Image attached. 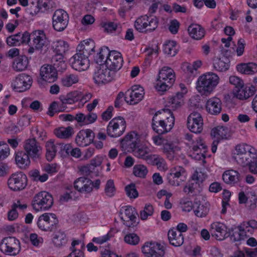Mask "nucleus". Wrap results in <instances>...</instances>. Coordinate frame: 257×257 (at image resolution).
<instances>
[{"instance_id": "nucleus-58", "label": "nucleus", "mask_w": 257, "mask_h": 257, "mask_svg": "<svg viewBox=\"0 0 257 257\" xmlns=\"http://www.w3.org/2000/svg\"><path fill=\"white\" fill-rule=\"evenodd\" d=\"M104 192L106 195L109 197H113L115 193V188L114 182L112 180H108L105 185Z\"/></svg>"}, {"instance_id": "nucleus-22", "label": "nucleus", "mask_w": 257, "mask_h": 257, "mask_svg": "<svg viewBox=\"0 0 257 257\" xmlns=\"http://www.w3.org/2000/svg\"><path fill=\"white\" fill-rule=\"evenodd\" d=\"M122 142L123 145L133 151L140 144V135L136 132H131L123 138Z\"/></svg>"}, {"instance_id": "nucleus-64", "label": "nucleus", "mask_w": 257, "mask_h": 257, "mask_svg": "<svg viewBox=\"0 0 257 257\" xmlns=\"http://www.w3.org/2000/svg\"><path fill=\"white\" fill-rule=\"evenodd\" d=\"M182 69L185 73L190 75V79H194V78L191 77V76L195 75L197 73V70L196 68H194L192 65L188 63H183L182 66Z\"/></svg>"}, {"instance_id": "nucleus-10", "label": "nucleus", "mask_w": 257, "mask_h": 257, "mask_svg": "<svg viewBox=\"0 0 257 257\" xmlns=\"http://www.w3.org/2000/svg\"><path fill=\"white\" fill-rule=\"evenodd\" d=\"M29 46L35 47L36 50H42L47 45L46 36L42 30H36L31 34L28 32Z\"/></svg>"}, {"instance_id": "nucleus-21", "label": "nucleus", "mask_w": 257, "mask_h": 257, "mask_svg": "<svg viewBox=\"0 0 257 257\" xmlns=\"http://www.w3.org/2000/svg\"><path fill=\"white\" fill-rule=\"evenodd\" d=\"M74 188L82 193H90L93 190L92 181L85 177H80L74 183Z\"/></svg>"}, {"instance_id": "nucleus-45", "label": "nucleus", "mask_w": 257, "mask_h": 257, "mask_svg": "<svg viewBox=\"0 0 257 257\" xmlns=\"http://www.w3.org/2000/svg\"><path fill=\"white\" fill-rule=\"evenodd\" d=\"M163 51L165 54L173 57L176 55L178 48L175 41H169L166 42L163 46Z\"/></svg>"}, {"instance_id": "nucleus-27", "label": "nucleus", "mask_w": 257, "mask_h": 257, "mask_svg": "<svg viewBox=\"0 0 257 257\" xmlns=\"http://www.w3.org/2000/svg\"><path fill=\"white\" fill-rule=\"evenodd\" d=\"M207 111L213 115H218L221 111L222 102L221 100L216 97L209 99L206 103Z\"/></svg>"}, {"instance_id": "nucleus-30", "label": "nucleus", "mask_w": 257, "mask_h": 257, "mask_svg": "<svg viewBox=\"0 0 257 257\" xmlns=\"http://www.w3.org/2000/svg\"><path fill=\"white\" fill-rule=\"evenodd\" d=\"M168 237L170 243L174 246H180L184 242L183 234L179 231L176 230L175 228H173L169 230Z\"/></svg>"}, {"instance_id": "nucleus-57", "label": "nucleus", "mask_w": 257, "mask_h": 257, "mask_svg": "<svg viewBox=\"0 0 257 257\" xmlns=\"http://www.w3.org/2000/svg\"><path fill=\"white\" fill-rule=\"evenodd\" d=\"M64 106H59L57 102L53 101L49 107L47 114L50 116H53L55 112L64 111Z\"/></svg>"}, {"instance_id": "nucleus-7", "label": "nucleus", "mask_w": 257, "mask_h": 257, "mask_svg": "<svg viewBox=\"0 0 257 257\" xmlns=\"http://www.w3.org/2000/svg\"><path fill=\"white\" fill-rule=\"evenodd\" d=\"M27 177L22 172L12 174L7 182L9 188L13 191L24 190L27 185Z\"/></svg>"}, {"instance_id": "nucleus-50", "label": "nucleus", "mask_w": 257, "mask_h": 257, "mask_svg": "<svg viewBox=\"0 0 257 257\" xmlns=\"http://www.w3.org/2000/svg\"><path fill=\"white\" fill-rule=\"evenodd\" d=\"M55 134L59 138L67 139L70 138L73 134V129L71 126L61 127L55 130Z\"/></svg>"}, {"instance_id": "nucleus-26", "label": "nucleus", "mask_w": 257, "mask_h": 257, "mask_svg": "<svg viewBox=\"0 0 257 257\" xmlns=\"http://www.w3.org/2000/svg\"><path fill=\"white\" fill-rule=\"evenodd\" d=\"M218 81H197L196 88L201 95H208L218 84Z\"/></svg>"}, {"instance_id": "nucleus-9", "label": "nucleus", "mask_w": 257, "mask_h": 257, "mask_svg": "<svg viewBox=\"0 0 257 257\" xmlns=\"http://www.w3.org/2000/svg\"><path fill=\"white\" fill-rule=\"evenodd\" d=\"M69 22L68 14L62 9L55 11L52 17L54 29L58 32L63 31L67 26Z\"/></svg>"}, {"instance_id": "nucleus-43", "label": "nucleus", "mask_w": 257, "mask_h": 257, "mask_svg": "<svg viewBox=\"0 0 257 257\" xmlns=\"http://www.w3.org/2000/svg\"><path fill=\"white\" fill-rule=\"evenodd\" d=\"M51 62L53 64V66L56 67L59 70H65L67 65L64 60V55L56 53L52 56Z\"/></svg>"}, {"instance_id": "nucleus-55", "label": "nucleus", "mask_w": 257, "mask_h": 257, "mask_svg": "<svg viewBox=\"0 0 257 257\" xmlns=\"http://www.w3.org/2000/svg\"><path fill=\"white\" fill-rule=\"evenodd\" d=\"M148 172L147 167L144 165H136L134 167L133 173L137 177L144 178Z\"/></svg>"}, {"instance_id": "nucleus-15", "label": "nucleus", "mask_w": 257, "mask_h": 257, "mask_svg": "<svg viewBox=\"0 0 257 257\" xmlns=\"http://www.w3.org/2000/svg\"><path fill=\"white\" fill-rule=\"evenodd\" d=\"M203 122L201 115L197 112L191 113L187 119V127L195 134L200 133L203 130Z\"/></svg>"}, {"instance_id": "nucleus-24", "label": "nucleus", "mask_w": 257, "mask_h": 257, "mask_svg": "<svg viewBox=\"0 0 257 257\" xmlns=\"http://www.w3.org/2000/svg\"><path fill=\"white\" fill-rule=\"evenodd\" d=\"M133 155L139 159L146 161L148 163L154 154L149 146L146 144L138 146L133 151Z\"/></svg>"}, {"instance_id": "nucleus-33", "label": "nucleus", "mask_w": 257, "mask_h": 257, "mask_svg": "<svg viewBox=\"0 0 257 257\" xmlns=\"http://www.w3.org/2000/svg\"><path fill=\"white\" fill-rule=\"evenodd\" d=\"M239 173L235 170H229L225 171L222 174L223 181L228 184L234 185L239 181Z\"/></svg>"}, {"instance_id": "nucleus-16", "label": "nucleus", "mask_w": 257, "mask_h": 257, "mask_svg": "<svg viewBox=\"0 0 257 257\" xmlns=\"http://www.w3.org/2000/svg\"><path fill=\"white\" fill-rule=\"evenodd\" d=\"M142 250L147 257H162L164 254L163 246L156 242H146L142 246Z\"/></svg>"}, {"instance_id": "nucleus-1", "label": "nucleus", "mask_w": 257, "mask_h": 257, "mask_svg": "<svg viewBox=\"0 0 257 257\" xmlns=\"http://www.w3.org/2000/svg\"><path fill=\"white\" fill-rule=\"evenodd\" d=\"M175 117L170 109L158 111L154 115L152 126L153 130L159 135L169 132L174 126Z\"/></svg>"}, {"instance_id": "nucleus-18", "label": "nucleus", "mask_w": 257, "mask_h": 257, "mask_svg": "<svg viewBox=\"0 0 257 257\" xmlns=\"http://www.w3.org/2000/svg\"><path fill=\"white\" fill-rule=\"evenodd\" d=\"M211 233L216 239L222 240L228 237L231 234L230 229L227 231L226 226L221 222H216L211 225Z\"/></svg>"}, {"instance_id": "nucleus-29", "label": "nucleus", "mask_w": 257, "mask_h": 257, "mask_svg": "<svg viewBox=\"0 0 257 257\" xmlns=\"http://www.w3.org/2000/svg\"><path fill=\"white\" fill-rule=\"evenodd\" d=\"M119 74L114 71H111L106 69H99L94 73V80H112L117 78Z\"/></svg>"}, {"instance_id": "nucleus-51", "label": "nucleus", "mask_w": 257, "mask_h": 257, "mask_svg": "<svg viewBox=\"0 0 257 257\" xmlns=\"http://www.w3.org/2000/svg\"><path fill=\"white\" fill-rule=\"evenodd\" d=\"M148 16L145 15L138 18L135 22V29L139 32L146 33Z\"/></svg>"}, {"instance_id": "nucleus-37", "label": "nucleus", "mask_w": 257, "mask_h": 257, "mask_svg": "<svg viewBox=\"0 0 257 257\" xmlns=\"http://www.w3.org/2000/svg\"><path fill=\"white\" fill-rule=\"evenodd\" d=\"M236 68L238 72L246 75H252L257 72V65L254 63H241Z\"/></svg>"}, {"instance_id": "nucleus-35", "label": "nucleus", "mask_w": 257, "mask_h": 257, "mask_svg": "<svg viewBox=\"0 0 257 257\" xmlns=\"http://www.w3.org/2000/svg\"><path fill=\"white\" fill-rule=\"evenodd\" d=\"M189 35L195 40H200L205 35L204 29L199 25L192 24L188 29Z\"/></svg>"}, {"instance_id": "nucleus-47", "label": "nucleus", "mask_w": 257, "mask_h": 257, "mask_svg": "<svg viewBox=\"0 0 257 257\" xmlns=\"http://www.w3.org/2000/svg\"><path fill=\"white\" fill-rule=\"evenodd\" d=\"M109 50L106 47H104L100 49V51L96 54L94 58L95 62L99 65H105V59L108 56Z\"/></svg>"}, {"instance_id": "nucleus-5", "label": "nucleus", "mask_w": 257, "mask_h": 257, "mask_svg": "<svg viewBox=\"0 0 257 257\" xmlns=\"http://www.w3.org/2000/svg\"><path fill=\"white\" fill-rule=\"evenodd\" d=\"M0 250L6 254L15 256L21 250L20 242L15 237H5L0 243Z\"/></svg>"}, {"instance_id": "nucleus-61", "label": "nucleus", "mask_w": 257, "mask_h": 257, "mask_svg": "<svg viewBox=\"0 0 257 257\" xmlns=\"http://www.w3.org/2000/svg\"><path fill=\"white\" fill-rule=\"evenodd\" d=\"M194 212L197 217H203L208 214L209 208L203 204H199L196 208L194 207Z\"/></svg>"}, {"instance_id": "nucleus-25", "label": "nucleus", "mask_w": 257, "mask_h": 257, "mask_svg": "<svg viewBox=\"0 0 257 257\" xmlns=\"http://www.w3.org/2000/svg\"><path fill=\"white\" fill-rule=\"evenodd\" d=\"M95 48L94 42L91 39L83 41L77 47L76 51L87 58L94 52Z\"/></svg>"}, {"instance_id": "nucleus-12", "label": "nucleus", "mask_w": 257, "mask_h": 257, "mask_svg": "<svg viewBox=\"0 0 257 257\" xmlns=\"http://www.w3.org/2000/svg\"><path fill=\"white\" fill-rule=\"evenodd\" d=\"M144 94V88L139 85H135L125 92L124 100L130 105H135L142 100Z\"/></svg>"}, {"instance_id": "nucleus-14", "label": "nucleus", "mask_w": 257, "mask_h": 257, "mask_svg": "<svg viewBox=\"0 0 257 257\" xmlns=\"http://www.w3.org/2000/svg\"><path fill=\"white\" fill-rule=\"evenodd\" d=\"M123 63V59L121 54L116 51H109L107 57L105 59V66L108 70L114 71L119 70Z\"/></svg>"}, {"instance_id": "nucleus-23", "label": "nucleus", "mask_w": 257, "mask_h": 257, "mask_svg": "<svg viewBox=\"0 0 257 257\" xmlns=\"http://www.w3.org/2000/svg\"><path fill=\"white\" fill-rule=\"evenodd\" d=\"M9 46H20L21 44H29L28 32L18 33L17 34L8 37L6 40Z\"/></svg>"}, {"instance_id": "nucleus-11", "label": "nucleus", "mask_w": 257, "mask_h": 257, "mask_svg": "<svg viewBox=\"0 0 257 257\" xmlns=\"http://www.w3.org/2000/svg\"><path fill=\"white\" fill-rule=\"evenodd\" d=\"M58 223V220L55 214L45 213L40 216L37 221L38 227L42 230L51 231Z\"/></svg>"}, {"instance_id": "nucleus-20", "label": "nucleus", "mask_w": 257, "mask_h": 257, "mask_svg": "<svg viewBox=\"0 0 257 257\" xmlns=\"http://www.w3.org/2000/svg\"><path fill=\"white\" fill-rule=\"evenodd\" d=\"M70 63L73 69L79 71L86 70L89 66L88 58L77 52L70 58Z\"/></svg>"}, {"instance_id": "nucleus-17", "label": "nucleus", "mask_w": 257, "mask_h": 257, "mask_svg": "<svg viewBox=\"0 0 257 257\" xmlns=\"http://www.w3.org/2000/svg\"><path fill=\"white\" fill-rule=\"evenodd\" d=\"M24 148L25 153L33 159L39 158L41 154L42 148L35 139L26 140Z\"/></svg>"}, {"instance_id": "nucleus-53", "label": "nucleus", "mask_w": 257, "mask_h": 257, "mask_svg": "<svg viewBox=\"0 0 257 257\" xmlns=\"http://www.w3.org/2000/svg\"><path fill=\"white\" fill-rule=\"evenodd\" d=\"M146 28V33H151L155 31L158 26L159 21L156 17H148Z\"/></svg>"}, {"instance_id": "nucleus-19", "label": "nucleus", "mask_w": 257, "mask_h": 257, "mask_svg": "<svg viewBox=\"0 0 257 257\" xmlns=\"http://www.w3.org/2000/svg\"><path fill=\"white\" fill-rule=\"evenodd\" d=\"M94 138L95 134L91 130H82L78 133L75 141L78 146L83 147L92 144Z\"/></svg>"}, {"instance_id": "nucleus-2", "label": "nucleus", "mask_w": 257, "mask_h": 257, "mask_svg": "<svg viewBox=\"0 0 257 257\" xmlns=\"http://www.w3.org/2000/svg\"><path fill=\"white\" fill-rule=\"evenodd\" d=\"M233 158L238 165L248 167L252 162L257 160V150L249 144H239L235 147Z\"/></svg>"}, {"instance_id": "nucleus-62", "label": "nucleus", "mask_w": 257, "mask_h": 257, "mask_svg": "<svg viewBox=\"0 0 257 257\" xmlns=\"http://www.w3.org/2000/svg\"><path fill=\"white\" fill-rule=\"evenodd\" d=\"M126 194L130 198H136L138 197L139 193L137 191L136 185L134 184H131L127 185L125 188Z\"/></svg>"}, {"instance_id": "nucleus-32", "label": "nucleus", "mask_w": 257, "mask_h": 257, "mask_svg": "<svg viewBox=\"0 0 257 257\" xmlns=\"http://www.w3.org/2000/svg\"><path fill=\"white\" fill-rule=\"evenodd\" d=\"M45 147L46 159L48 161H51L55 157L57 152H59L58 143L50 140L46 143Z\"/></svg>"}, {"instance_id": "nucleus-44", "label": "nucleus", "mask_w": 257, "mask_h": 257, "mask_svg": "<svg viewBox=\"0 0 257 257\" xmlns=\"http://www.w3.org/2000/svg\"><path fill=\"white\" fill-rule=\"evenodd\" d=\"M168 103L169 106L173 110L180 108L183 104L182 94L177 93L175 96L170 98Z\"/></svg>"}, {"instance_id": "nucleus-52", "label": "nucleus", "mask_w": 257, "mask_h": 257, "mask_svg": "<svg viewBox=\"0 0 257 257\" xmlns=\"http://www.w3.org/2000/svg\"><path fill=\"white\" fill-rule=\"evenodd\" d=\"M176 148L172 144L166 142L162 148L163 152L166 155L170 160H172L175 157V150Z\"/></svg>"}, {"instance_id": "nucleus-38", "label": "nucleus", "mask_w": 257, "mask_h": 257, "mask_svg": "<svg viewBox=\"0 0 257 257\" xmlns=\"http://www.w3.org/2000/svg\"><path fill=\"white\" fill-rule=\"evenodd\" d=\"M30 157L24 152H19L16 156L15 160L17 165L21 169H26L30 164Z\"/></svg>"}, {"instance_id": "nucleus-36", "label": "nucleus", "mask_w": 257, "mask_h": 257, "mask_svg": "<svg viewBox=\"0 0 257 257\" xmlns=\"http://www.w3.org/2000/svg\"><path fill=\"white\" fill-rule=\"evenodd\" d=\"M207 152V146H203L200 148L198 145H193L190 151L189 156L193 159L201 160L205 158V154Z\"/></svg>"}, {"instance_id": "nucleus-54", "label": "nucleus", "mask_w": 257, "mask_h": 257, "mask_svg": "<svg viewBox=\"0 0 257 257\" xmlns=\"http://www.w3.org/2000/svg\"><path fill=\"white\" fill-rule=\"evenodd\" d=\"M29 175L31 179L34 181H40L41 182H44L46 181L48 178V176L47 174H43L40 175V172L38 170H34L29 172Z\"/></svg>"}, {"instance_id": "nucleus-3", "label": "nucleus", "mask_w": 257, "mask_h": 257, "mask_svg": "<svg viewBox=\"0 0 257 257\" xmlns=\"http://www.w3.org/2000/svg\"><path fill=\"white\" fill-rule=\"evenodd\" d=\"M234 85L233 94L236 98L246 100L252 96L257 90L256 86L251 84H244V81H230Z\"/></svg>"}, {"instance_id": "nucleus-60", "label": "nucleus", "mask_w": 257, "mask_h": 257, "mask_svg": "<svg viewBox=\"0 0 257 257\" xmlns=\"http://www.w3.org/2000/svg\"><path fill=\"white\" fill-rule=\"evenodd\" d=\"M124 240L127 244L135 245L139 243L140 237L136 233H128L125 235Z\"/></svg>"}, {"instance_id": "nucleus-59", "label": "nucleus", "mask_w": 257, "mask_h": 257, "mask_svg": "<svg viewBox=\"0 0 257 257\" xmlns=\"http://www.w3.org/2000/svg\"><path fill=\"white\" fill-rule=\"evenodd\" d=\"M168 84L164 81H158L155 87L157 91L162 94L168 90L172 85V81H167Z\"/></svg>"}, {"instance_id": "nucleus-49", "label": "nucleus", "mask_w": 257, "mask_h": 257, "mask_svg": "<svg viewBox=\"0 0 257 257\" xmlns=\"http://www.w3.org/2000/svg\"><path fill=\"white\" fill-rule=\"evenodd\" d=\"M79 95H80V93L78 91L69 93L66 96L61 98L62 105L63 106L67 104H72L78 101L80 98V95L79 96Z\"/></svg>"}, {"instance_id": "nucleus-8", "label": "nucleus", "mask_w": 257, "mask_h": 257, "mask_svg": "<svg viewBox=\"0 0 257 257\" xmlns=\"http://www.w3.org/2000/svg\"><path fill=\"white\" fill-rule=\"evenodd\" d=\"M119 213L121 219L126 226L134 227L138 225V213L135 208L130 206L123 207L121 208Z\"/></svg>"}, {"instance_id": "nucleus-40", "label": "nucleus", "mask_w": 257, "mask_h": 257, "mask_svg": "<svg viewBox=\"0 0 257 257\" xmlns=\"http://www.w3.org/2000/svg\"><path fill=\"white\" fill-rule=\"evenodd\" d=\"M247 225V223L242 222L237 226L238 236L234 239L235 241L243 239L244 237L252 234L254 229L249 227Z\"/></svg>"}, {"instance_id": "nucleus-41", "label": "nucleus", "mask_w": 257, "mask_h": 257, "mask_svg": "<svg viewBox=\"0 0 257 257\" xmlns=\"http://www.w3.org/2000/svg\"><path fill=\"white\" fill-rule=\"evenodd\" d=\"M28 62V60L25 56H20L15 60L13 67L17 71H23L27 68Z\"/></svg>"}, {"instance_id": "nucleus-28", "label": "nucleus", "mask_w": 257, "mask_h": 257, "mask_svg": "<svg viewBox=\"0 0 257 257\" xmlns=\"http://www.w3.org/2000/svg\"><path fill=\"white\" fill-rule=\"evenodd\" d=\"M40 74L43 80L53 79L56 80L58 77L57 71L54 66L51 65H44L40 70Z\"/></svg>"}, {"instance_id": "nucleus-34", "label": "nucleus", "mask_w": 257, "mask_h": 257, "mask_svg": "<svg viewBox=\"0 0 257 257\" xmlns=\"http://www.w3.org/2000/svg\"><path fill=\"white\" fill-rule=\"evenodd\" d=\"M52 241L55 247L61 248L66 244L68 237L64 231L59 230L54 233Z\"/></svg>"}, {"instance_id": "nucleus-4", "label": "nucleus", "mask_w": 257, "mask_h": 257, "mask_svg": "<svg viewBox=\"0 0 257 257\" xmlns=\"http://www.w3.org/2000/svg\"><path fill=\"white\" fill-rule=\"evenodd\" d=\"M53 204V198L46 191H41L34 196L32 205L37 212L44 211L49 209Z\"/></svg>"}, {"instance_id": "nucleus-46", "label": "nucleus", "mask_w": 257, "mask_h": 257, "mask_svg": "<svg viewBox=\"0 0 257 257\" xmlns=\"http://www.w3.org/2000/svg\"><path fill=\"white\" fill-rule=\"evenodd\" d=\"M11 85L15 91L23 92L30 89L32 83L31 81H13Z\"/></svg>"}, {"instance_id": "nucleus-6", "label": "nucleus", "mask_w": 257, "mask_h": 257, "mask_svg": "<svg viewBox=\"0 0 257 257\" xmlns=\"http://www.w3.org/2000/svg\"><path fill=\"white\" fill-rule=\"evenodd\" d=\"M125 128L126 122L124 118L115 117L109 122L106 128L107 134L110 137L117 138L123 134Z\"/></svg>"}, {"instance_id": "nucleus-63", "label": "nucleus", "mask_w": 257, "mask_h": 257, "mask_svg": "<svg viewBox=\"0 0 257 257\" xmlns=\"http://www.w3.org/2000/svg\"><path fill=\"white\" fill-rule=\"evenodd\" d=\"M224 60H225L219 59L217 62L214 64V68L219 71H224L227 70L229 67V64L227 62L228 59L224 58Z\"/></svg>"}, {"instance_id": "nucleus-56", "label": "nucleus", "mask_w": 257, "mask_h": 257, "mask_svg": "<svg viewBox=\"0 0 257 257\" xmlns=\"http://www.w3.org/2000/svg\"><path fill=\"white\" fill-rule=\"evenodd\" d=\"M154 207L150 204L145 205L144 209L140 212V217L143 220H146L149 216H151L153 214Z\"/></svg>"}, {"instance_id": "nucleus-39", "label": "nucleus", "mask_w": 257, "mask_h": 257, "mask_svg": "<svg viewBox=\"0 0 257 257\" xmlns=\"http://www.w3.org/2000/svg\"><path fill=\"white\" fill-rule=\"evenodd\" d=\"M175 80L176 75L174 71L170 67L164 66L159 71L157 80Z\"/></svg>"}, {"instance_id": "nucleus-42", "label": "nucleus", "mask_w": 257, "mask_h": 257, "mask_svg": "<svg viewBox=\"0 0 257 257\" xmlns=\"http://www.w3.org/2000/svg\"><path fill=\"white\" fill-rule=\"evenodd\" d=\"M69 44L63 40H58L53 43V48L55 53L64 55L69 50Z\"/></svg>"}, {"instance_id": "nucleus-31", "label": "nucleus", "mask_w": 257, "mask_h": 257, "mask_svg": "<svg viewBox=\"0 0 257 257\" xmlns=\"http://www.w3.org/2000/svg\"><path fill=\"white\" fill-rule=\"evenodd\" d=\"M211 136L214 140L219 142L223 139H226L229 137V130L227 127L217 126L211 130Z\"/></svg>"}, {"instance_id": "nucleus-48", "label": "nucleus", "mask_w": 257, "mask_h": 257, "mask_svg": "<svg viewBox=\"0 0 257 257\" xmlns=\"http://www.w3.org/2000/svg\"><path fill=\"white\" fill-rule=\"evenodd\" d=\"M148 164L155 165L160 170H165L166 168V163L165 160L158 155L154 154Z\"/></svg>"}, {"instance_id": "nucleus-13", "label": "nucleus", "mask_w": 257, "mask_h": 257, "mask_svg": "<svg viewBox=\"0 0 257 257\" xmlns=\"http://www.w3.org/2000/svg\"><path fill=\"white\" fill-rule=\"evenodd\" d=\"M186 175L185 169L181 166H177L171 168L167 175V179L170 185L178 186L180 184V181H183L182 178H185Z\"/></svg>"}]
</instances>
